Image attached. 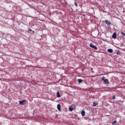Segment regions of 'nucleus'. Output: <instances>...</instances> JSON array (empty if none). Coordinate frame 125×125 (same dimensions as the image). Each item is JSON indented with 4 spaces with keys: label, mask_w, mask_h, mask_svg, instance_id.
Listing matches in <instances>:
<instances>
[{
    "label": "nucleus",
    "mask_w": 125,
    "mask_h": 125,
    "mask_svg": "<svg viewBox=\"0 0 125 125\" xmlns=\"http://www.w3.org/2000/svg\"><path fill=\"white\" fill-rule=\"evenodd\" d=\"M81 114L83 117H84V116H85V112L84 111H82L81 112Z\"/></svg>",
    "instance_id": "nucleus-7"
},
{
    "label": "nucleus",
    "mask_w": 125,
    "mask_h": 125,
    "mask_svg": "<svg viewBox=\"0 0 125 125\" xmlns=\"http://www.w3.org/2000/svg\"><path fill=\"white\" fill-rule=\"evenodd\" d=\"M69 111H72L73 110V108H72V107H69Z\"/></svg>",
    "instance_id": "nucleus-14"
},
{
    "label": "nucleus",
    "mask_w": 125,
    "mask_h": 125,
    "mask_svg": "<svg viewBox=\"0 0 125 125\" xmlns=\"http://www.w3.org/2000/svg\"><path fill=\"white\" fill-rule=\"evenodd\" d=\"M57 97L59 98V97H61V95L60 94H57Z\"/></svg>",
    "instance_id": "nucleus-12"
},
{
    "label": "nucleus",
    "mask_w": 125,
    "mask_h": 125,
    "mask_svg": "<svg viewBox=\"0 0 125 125\" xmlns=\"http://www.w3.org/2000/svg\"><path fill=\"white\" fill-rule=\"evenodd\" d=\"M29 30L30 31V32H32V29H30Z\"/></svg>",
    "instance_id": "nucleus-18"
},
{
    "label": "nucleus",
    "mask_w": 125,
    "mask_h": 125,
    "mask_svg": "<svg viewBox=\"0 0 125 125\" xmlns=\"http://www.w3.org/2000/svg\"><path fill=\"white\" fill-rule=\"evenodd\" d=\"M112 99H113V100H114V99H116V96L115 95H114L112 98Z\"/></svg>",
    "instance_id": "nucleus-11"
},
{
    "label": "nucleus",
    "mask_w": 125,
    "mask_h": 125,
    "mask_svg": "<svg viewBox=\"0 0 125 125\" xmlns=\"http://www.w3.org/2000/svg\"><path fill=\"white\" fill-rule=\"evenodd\" d=\"M25 104H26V100H25L19 101V104L20 105H25Z\"/></svg>",
    "instance_id": "nucleus-3"
},
{
    "label": "nucleus",
    "mask_w": 125,
    "mask_h": 125,
    "mask_svg": "<svg viewBox=\"0 0 125 125\" xmlns=\"http://www.w3.org/2000/svg\"><path fill=\"white\" fill-rule=\"evenodd\" d=\"M78 82L79 83H83V80L82 79H78Z\"/></svg>",
    "instance_id": "nucleus-10"
},
{
    "label": "nucleus",
    "mask_w": 125,
    "mask_h": 125,
    "mask_svg": "<svg viewBox=\"0 0 125 125\" xmlns=\"http://www.w3.org/2000/svg\"><path fill=\"white\" fill-rule=\"evenodd\" d=\"M74 3L76 7L78 6V4L76 2H75Z\"/></svg>",
    "instance_id": "nucleus-16"
},
{
    "label": "nucleus",
    "mask_w": 125,
    "mask_h": 125,
    "mask_svg": "<svg viewBox=\"0 0 125 125\" xmlns=\"http://www.w3.org/2000/svg\"><path fill=\"white\" fill-rule=\"evenodd\" d=\"M105 23L106 24V25H110L112 24V23L110 22L108 20H106L105 21Z\"/></svg>",
    "instance_id": "nucleus-4"
},
{
    "label": "nucleus",
    "mask_w": 125,
    "mask_h": 125,
    "mask_svg": "<svg viewBox=\"0 0 125 125\" xmlns=\"http://www.w3.org/2000/svg\"><path fill=\"white\" fill-rule=\"evenodd\" d=\"M112 38L113 39H117V34L116 33H114L112 35Z\"/></svg>",
    "instance_id": "nucleus-6"
},
{
    "label": "nucleus",
    "mask_w": 125,
    "mask_h": 125,
    "mask_svg": "<svg viewBox=\"0 0 125 125\" xmlns=\"http://www.w3.org/2000/svg\"><path fill=\"white\" fill-rule=\"evenodd\" d=\"M90 47H92V48H94V49H95V50H97V47H96V46L93 45V43H91L90 44Z\"/></svg>",
    "instance_id": "nucleus-2"
},
{
    "label": "nucleus",
    "mask_w": 125,
    "mask_h": 125,
    "mask_svg": "<svg viewBox=\"0 0 125 125\" xmlns=\"http://www.w3.org/2000/svg\"><path fill=\"white\" fill-rule=\"evenodd\" d=\"M57 109L59 111H61V105L60 104L57 105Z\"/></svg>",
    "instance_id": "nucleus-5"
},
{
    "label": "nucleus",
    "mask_w": 125,
    "mask_h": 125,
    "mask_svg": "<svg viewBox=\"0 0 125 125\" xmlns=\"http://www.w3.org/2000/svg\"><path fill=\"white\" fill-rule=\"evenodd\" d=\"M98 103H96V102H93V106H94V107H95V106H97V105H98Z\"/></svg>",
    "instance_id": "nucleus-8"
},
{
    "label": "nucleus",
    "mask_w": 125,
    "mask_h": 125,
    "mask_svg": "<svg viewBox=\"0 0 125 125\" xmlns=\"http://www.w3.org/2000/svg\"><path fill=\"white\" fill-rule=\"evenodd\" d=\"M102 81H104L105 84H109V80H108V79H105V77H103L102 78Z\"/></svg>",
    "instance_id": "nucleus-1"
},
{
    "label": "nucleus",
    "mask_w": 125,
    "mask_h": 125,
    "mask_svg": "<svg viewBox=\"0 0 125 125\" xmlns=\"http://www.w3.org/2000/svg\"><path fill=\"white\" fill-rule=\"evenodd\" d=\"M117 123V121H114L113 123H112V125H115V124H116Z\"/></svg>",
    "instance_id": "nucleus-15"
},
{
    "label": "nucleus",
    "mask_w": 125,
    "mask_h": 125,
    "mask_svg": "<svg viewBox=\"0 0 125 125\" xmlns=\"http://www.w3.org/2000/svg\"><path fill=\"white\" fill-rule=\"evenodd\" d=\"M107 51H108V52H110V53H112V52H113V50H112V49H108L107 50Z\"/></svg>",
    "instance_id": "nucleus-9"
},
{
    "label": "nucleus",
    "mask_w": 125,
    "mask_h": 125,
    "mask_svg": "<svg viewBox=\"0 0 125 125\" xmlns=\"http://www.w3.org/2000/svg\"><path fill=\"white\" fill-rule=\"evenodd\" d=\"M57 94H60V93H59V91H58V92H57Z\"/></svg>",
    "instance_id": "nucleus-17"
},
{
    "label": "nucleus",
    "mask_w": 125,
    "mask_h": 125,
    "mask_svg": "<svg viewBox=\"0 0 125 125\" xmlns=\"http://www.w3.org/2000/svg\"><path fill=\"white\" fill-rule=\"evenodd\" d=\"M121 34L123 36H124V37H125V33H124V32H121Z\"/></svg>",
    "instance_id": "nucleus-13"
}]
</instances>
